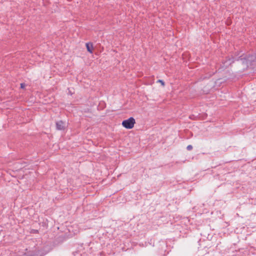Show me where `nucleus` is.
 <instances>
[{"mask_svg": "<svg viewBox=\"0 0 256 256\" xmlns=\"http://www.w3.org/2000/svg\"><path fill=\"white\" fill-rule=\"evenodd\" d=\"M157 82H160V84H161L162 86H164L165 85V83L164 82V80H158V81H157Z\"/></svg>", "mask_w": 256, "mask_h": 256, "instance_id": "6", "label": "nucleus"}, {"mask_svg": "<svg viewBox=\"0 0 256 256\" xmlns=\"http://www.w3.org/2000/svg\"><path fill=\"white\" fill-rule=\"evenodd\" d=\"M25 86H26V84L24 83L20 84V88H21L24 89V88Z\"/></svg>", "mask_w": 256, "mask_h": 256, "instance_id": "8", "label": "nucleus"}, {"mask_svg": "<svg viewBox=\"0 0 256 256\" xmlns=\"http://www.w3.org/2000/svg\"><path fill=\"white\" fill-rule=\"evenodd\" d=\"M44 254L41 252V250H38L32 254H29L28 256H44Z\"/></svg>", "mask_w": 256, "mask_h": 256, "instance_id": "5", "label": "nucleus"}, {"mask_svg": "<svg viewBox=\"0 0 256 256\" xmlns=\"http://www.w3.org/2000/svg\"><path fill=\"white\" fill-rule=\"evenodd\" d=\"M193 147L192 145H188L186 147V149L188 150H191L192 149Z\"/></svg>", "mask_w": 256, "mask_h": 256, "instance_id": "7", "label": "nucleus"}, {"mask_svg": "<svg viewBox=\"0 0 256 256\" xmlns=\"http://www.w3.org/2000/svg\"><path fill=\"white\" fill-rule=\"evenodd\" d=\"M88 52L90 54L93 52V45L92 42H88L86 44Z\"/></svg>", "mask_w": 256, "mask_h": 256, "instance_id": "4", "label": "nucleus"}, {"mask_svg": "<svg viewBox=\"0 0 256 256\" xmlns=\"http://www.w3.org/2000/svg\"><path fill=\"white\" fill-rule=\"evenodd\" d=\"M56 128L58 130H64L66 128V123L62 120H59L56 122Z\"/></svg>", "mask_w": 256, "mask_h": 256, "instance_id": "3", "label": "nucleus"}, {"mask_svg": "<svg viewBox=\"0 0 256 256\" xmlns=\"http://www.w3.org/2000/svg\"><path fill=\"white\" fill-rule=\"evenodd\" d=\"M254 60L256 61V54L254 55Z\"/></svg>", "mask_w": 256, "mask_h": 256, "instance_id": "9", "label": "nucleus"}, {"mask_svg": "<svg viewBox=\"0 0 256 256\" xmlns=\"http://www.w3.org/2000/svg\"><path fill=\"white\" fill-rule=\"evenodd\" d=\"M34 232H38V230H34Z\"/></svg>", "mask_w": 256, "mask_h": 256, "instance_id": "10", "label": "nucleus"}, {"mask_svg": "<svg viewBox=\"0 0 256 256\" xmlns=\"http://www.w3.org/2000/svg\"><path fill=\"white\" fill-rule=\"evenodd\" d=\"M238 60V58L236 59V60ZM234 60L235 58L233 56H226L225 60H223L222 61L224 66L226 68L228 67L230 65L234 62Z\"/></svg>", "mask_w": 256, "mask_h": 256, "instance_id": "2", "label": "nucleus"}, {"mask_svg": "<svg viewBox=\"0 0 256 256\" xmlns=\"http://www.w3.org/2000/svg\"><path fill=\"white\" fill-rule=\"evenodd\" d=\"M135 123V119L133 117H130L128 119L123 120L122 124L124 128L131 129L134 126Z\"/></svg>", "mask_w": 256, "mask_h": 256, "instance_id": "1", "label": "nucleus"}]
</instances>
